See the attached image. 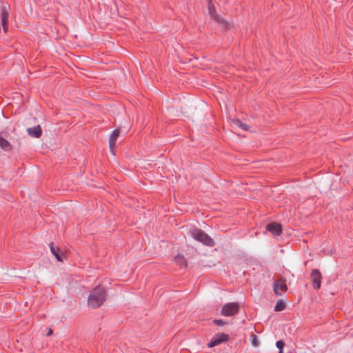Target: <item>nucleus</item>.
Segmentation results:
<instances>
[{"mask_svg": "<svg viewBox=\"0 0 353 353\" xmlns=\"http://www.w3.org/2000/svg\"><path fill=\"white\" fill-rule=\"evenodd\" d=\"M1 25L3 28L4 31L6 32L8 28V18H9V12L7 10V8L6 6H3L1 7Z\"/></svg>", "mask_w": 353, "mask_h": 353, "instance_id": "nucleus-8", "label": "nucleus"}, {"mask_svg": "<svg viewBox=\"0 0 353 353\" xmlns=\"http://www.w3.org/2000/svg\"><path fill=\"white\" fill-rule=\"evenodd\" d=\"M274 292L277 295H281L282 292L287 290V285L283 281H278L274 283Z\"/></svg>", "mask_w": 353, "mask_h": 353, "instance_id": "nucleus-9", "label": "nucleus"}, {"mask_svg": "<svg viewBox=\"0 0 353 353\" xmlns=\"http://www.w3.org/2000/svg\"><path fill=\"white\" fill-rule=\"evenodd\" d=\"M52 334V330L51 329H49V330L47 333V336H50Z\"/></svg>", "mask_w": 353, "mask_h": 353, "instance_id": "nucleus-20", "label": "nucleus"}, {"mask_svg": "<svg viewBox=\"0 0 353 353\" xmlns=\"http://www.w3.org/2000/svg\"><path fill=\"white\" fill-rule=\"evenodd\" d=\"M174 261L176 265L180 266L182 268H186L188 267V263L184 258L183 255L179 254L174 259Z\"/></svg>", "mask_w": 353, "mask_h": 353, "instance_id": "nucleus-12", "label": "nucleus"}, {"mask_svg": "<svg viewBox=\"0 0 353 353\" xmlns=\"http://www.w3.org/2000/svg\"><path fill=\"white\" fill-rule=\"evenodd\" d=\"M285 307V303L282 301H279L274 306V311L281 312L283 311Z\"/></svg>", "mask_w": 353, "mask_h": 353, "instance_id": "nucleus-15", "label": "nucleus"}, {"mask_svg": "<svg viewBox=\"0 0 353 353\" xmlns=\"http://www.w3.org/2000/svg\"><path fill=\"white\" fill-rule=\"evenodd\" d=\"M119 132L117 130H114L112 131V132L110 134V139H109V146L110 150L112 154L114 153V148L116 145V141L119 137Z\"/></svg>", "mask_w": 353, "mask_h": 353, "instance_id": "nucleus-10", "label": "nucleus"}, {"mask_svg": "<svg viewBox=\"0 0 353 353\" xmlns=\"http://www.w3.org/2000/svg\"><path fill=\"white\" fill-rule=\"evenodd\" d=\"M106 299V292L103 287H97L93 289L88 299V306L92 308L100 307Z\"/></svg>", "mask_w": 353, "mask_h": 353, "instance_id": "nucleus-1", "label": "nucleus"}, {"mask_svg": "<svg viewBox=\"0 0 353 353\" xmlns=\"http://www.w3.org/2000/svg\"><path fill=\"white\" fill-rule=\"evenodd\" d=\"M189 234L192 238L204 245L212 247L215 244L214 241L201 229L193 228L190 230Z\"/></svg>", "mask_w": 353, "mask_h": 353, "instance_id": "nucleus-2", "label": "nucleus"}, {"mask_svg": "<svg viewBox=\"0 0 353 353\" xmlns=\"http://www.w3.org/2000/svg\"><path fill=\"white\" fill-rule=\"evenodd\" d=\"M0 148L6 152H10L12 150V145L0 135Z\"/></svg>", "mask_w": 353, "mask_h": 353, "instance_id": "nucleus-13", "label": "nucleus"}, {"mask_svg": "<svg viewBox=\"0 0 353 353\" xmlns=\"http://www.w3.org/2000/svg\"><path fill=\"white\" fill-rule=\"evenodd\" d=\"M268 231L271 232L274 236H279L282 232L281 225L279 223H269L266 226Z\"/></svg>", "mask_w": 353, "mask_h": 353, "instance_id": "nucleus-7", "label": "nucleus"}, {"mask_svg": "<svg viewBox=\"0 0 353 353\" xmlns=\"http://www.w3.org/2000/svg\"><path fill=\"white\" fill-rule=\"evenodd\" d=\"M233 123L235 126H236L245 131H248L250 129V126L248 124L243 123L241 120H240L239 119H234Z\"/></svg>", "mask_w": 353, "mask_h": 353, "instance_id": "nucleus-14", "label": "nucleus"}, {"mask_svg": "<svg viewBox=\"0 0 353 353\" xmlns=\"http://www.w3.org/2000/svg\"><path fill=\"white\" fill-rule=\"evenodd\" d=\"M208 12L211 19L216 22L223 29L229 30L230 28V23L216 13L215 8L212 4L209 3Z\"/></svg>", "mask_w": 353, "mask_h": 353, "instance_id": "nucleus-3", "label": "nucleus"}, {"mask_svg": "<svg viewBox=\"0 0 353 353\" xmlns=\"http://www.w3.org/2000/svg\"><path fill=\"white\" fill-rule=\"evenodd\" d=\"M310 278L312 281V285L314 289H319L321 284V274L318 269L312 270Z\"/></svg>", "mask_w": 353, "mask_h": 353, "instance_id": "nucleus-6", "label": "nucleus"}, {"mask_svg": "<svg viewBox=\"0 0 353 353\" xmlns=\"http://www.w3.org/2000/svg\"><path fill=\"white\" fill-rule=\"evenodd\" d=\"M252 344L256 346L258 345L256 336V335H252Z\"/></svg>", "mask_w": 353, "mask_h": 353, "instance_id": "nucleus-19", "label": "nucleus"}, {"mask_svg": "<svg viewBox=\"0 0 353 353\" xmlns=\"http://www.w3.org/2000/svg\"><path fill=\"white\" fill-rule=\"evenodd\" d=\"M27 132L30 136L34 138H39L42 133V130L40 125H37L33 128H28Z\"/></svg>", "mask_w": 353, "mask_h": 353, "instance_id": "nucleus-11", "label": "nucleus"}, {"mask_svg": "<svg viewBox=\"0 0 353 353\" xmlns=\"http://www.w3.org/2000/svg\"><path fill=\"white\" fill-rule=\"evenodd\" d=\"M239 311V304L232 302L225 304L221 309V314L224 316H232L236 314Z\"/></svg>", "mask_w": 353, "mask_h": 353, "instance_id": "nucleus-4", "label": "nucleus"}, {"mask_svg": "<svg viewBox=\"0 0 353 353\" xmlns=\"http://www.w3.org/2000/svg\"><path fill=\"white\" fill-rule=\"evenodd\" d=\"M50 250L59 261H62L60 254L59 253L58 250L55 249V248H54L52 245H50Z\"/></svg>", "mask_w": 353, "mask_h": 353, "instance_id": "nucleus-16", "label": "nucleus"}, {"mask_svg": "<svg viewBox=\"0 0 353 353\" xmlns=\"http://www.w3.org/2000/svg\"><path fill=\"white\" fill-rule=\"evenodd\" d=\"M213 323H214L215 325H216L218 326H223L226 324V322L222 319H214Z\"/></svg>", "mask_w": 353, "mask_h": 353, "instance_id": "nucleus-18", "label": "nucleus"}, {"mask_svg": "<svg viewBox=\"0 0 353 353\" xmlns=\"http://www.w3.org/2000/svg\"><path fill=\"white\" fill-rule=\"evenodd\" d=\"M229 339V336L225 333H218L215 334L210 342L208 343L209 347H215L221 343L226 342Z\"/></svg>", "mask_w": 353, "mask_h": 353, "instance_id": "nucleus-5", "label": "nucleus"}, {"mask_svg": "<svg viewBox=\"0 0 353 353\" xmlns=\"http://www.w3.org/2000/svg\"><path fill=\"white\" fill-rule=\"evenodd\" d=\"M285 345V343L283 341L280 340L276 341V346L279 350V353H283V348Z\"/></svg>", "mask_w": 353, "mask_h": 353, "instance_id": "nucleus-17", "label": "nucleus"}]
</instances>
